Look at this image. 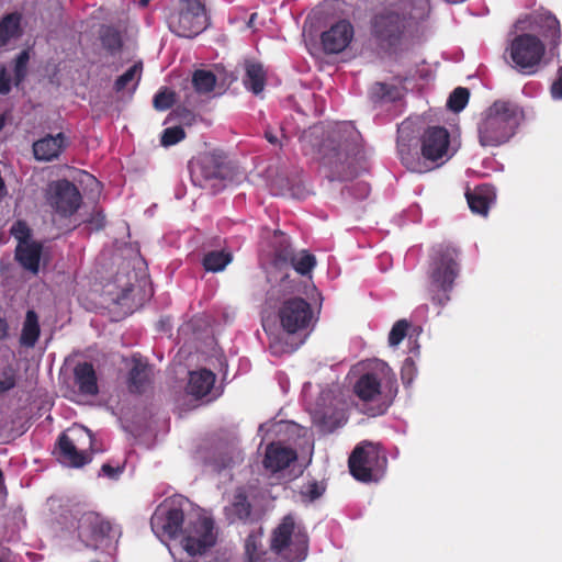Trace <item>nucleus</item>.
Masks as SVG:
<instances>
[{
  "label": "nucleus",
  "mask_w": 562,
  "mask_h": 562,
  "mask_svg": "<svg viewBox=\"0 0 562 562\" xmlns=\"http://www.w3.org/2000/svg\"><path fill=\"white\" fill-rule=\"evenodd\" d=\"M360 133L350 123H337L323 140L321 167L329 181H348L357 176V160L361 153Z\"/></svg>",
  "instance_id": "f257e3e1"
},
{
  "label": "nucleus",
  "mask_w": 562,
  "mask_h": 562,
  "mask_svg": "<svg viewBox=\"0 0 562 562\" xmlns=\"http://www.w3.org/2000/svg\"><path fill=\"white\" fill-rule=\"evenodd\" d=\"M414 25L412 13L401 2L373 9L368 23L371 41L387 55L403 50L413 37Z\"/></svg>",
  "instance_id": "f03ea898"
},
{
  "label": "nucleus",
  "mask_w": 562,
  "mask_h": 562,
  "mask_svg": "<svg viewBox=\"0 0 562 562\" xmlns=\"http://www.w3.org/2000/svg\"><path fill=\"white\" fill-rule=\"evenodd\" d=\"M525 119L522 108L510 100H496L482 114L477 123L479 143L483 147H497L507 143Z\"/></svg>",
  "instance_id": "7ed1b4c3"
},
{
  "label": "nucleus",
  "mask_w": 562,
  "mask_h": 562,
  "mask_svg": "<svg viewBox=\"0 0 562 562\" xmlns=\"http://www.w3.org/2000/svg\"><path fill=\"white\" fill-rule=\"evenodd\" d=\"M459 250L449 244H439L429 255L428 291L434 304L443 306L450 301V293L460 273Z\"/></svg>",
  "instance_id": "20e7f679"
},
{
  "label": "nucleus",
  "mask_w": 562,
  "mask_h": 562,
  "mask_svg": "<svg viewBox=\"0 0 562 562\" xmlns=\"http://www.w3.org/2000/svg\"><path fill=\"white\" fill-rule=\"evenodd\" d=\"M353 393L364 403H376L375 414H384L397 393L395 375L386 362L376 360L358 378Z\"/></svg>",
  "instance_id": "39448f33"
},
{
  "label": "nucleus",
  "mask_w": 562,
  "mask_h": 562,
  "mask_svg": "<svg viewBox=\"0 0 562 562\" xmlns=\"http://www.w3.org/2000/svg\"><path fill=\"white\" fill-rule=\"evenodd\" d=\"M308 537L292 515H286L273 529L270 550L282 562H302L307 555Z\"/></svg>",
  "instance_id": "423d86ee"
},
{
  "label": "nucleus",
  "mask_w": 562,
  "mask_h": 562,
  "mask_svg": "<svg viewBox=\"0 0 562 562\" xmlns=\"http://www.w3.org/2000/svg\"><path fill=\"white\" fill-rule=\"evenodd\" d=\"M93 435L85 426L75 425L61 432L56 442L57 460L69 468H82L92 460Z\"/></svg>",
  "instance_id": "0eeeda50"
},
{
  "label": "nucleus",
  "mask_w": 562,
  "mask_h": 562,
  "mask_svg": "<svg viewBox=\"0 0 562 562\" xmlns=\"http://www.w3.org/2000/svg\"><path fill=\"white\" fill-rule=\"evenodd\" d=\"M351 475L359 482H379L387 469V457L379 445L362 441L348 459Z\"/></svg>",
  "instance_id": "6e6552de"
},
{
  "label": "nucleus",
  "mask_w": 562,
  "mask_h": 562,
  "mask_svg": "<svg viewBox=\"0 0 562 562\" xmlns=\"http://www.w3.org/2000/svg\"><path fill=\"white\" fill-rule=\"evenodd\" d=\"M506 52L515 70L525 76H532L541 68L546 44L533 34L522 33L512 40Z\"/></svg>",
  "instance_id": "1a4fd4ad"
},
{
  "label": "nucleus",
  "mask_w": 562,
  "mask_h": 562,
  "mask_svg": "<svg viewBox=\"0 0 562 562\" xmlns=\"http://www.w3.org/2000/svg\"><path fill=\"white\" fill-rule=\"evenodd\" d=\"M169 30L179 37L193 38L210 25L205 5L200 0H181L167 19Z\"/></svg>",
  "instance_id": "9d476101"
},
{
  "label": "nucleus",
  "mask_w": 562,
  "mask_h": 562,
  "mask_svg": "<svg viewBox=\"0 0 562 562\" xmlns=\"http://www.w3.org/2000/svg\"><path fill=\"white\" fill-rule=\"evenodd\" d=\"M186 499L172 497L157 506L150 518L153 532L161 540H173L181 536L184 524Z\"/></svg>",
  "instance_id": "9b49d317"
},
{
  "label": "nucleus",
  "mask_w": 562,
  "mask_h": 562,
  "mask_svg": "<svg viewBox=\"0 0 562 562\" xmlns=\"http://www.w3.org/2000/svg\"><path fill=\"white\" fill-rule=\"evenodd\" d=\"M181 547L190 555H202L217 542V529L212 517L198 515L189 519L181 532Z\"/></svg>",
  "instance_id": "f8f14e48"
},
{
  "label": "nucleus",
  "mask_w": 562,
  "mask_h": 562,
  "mask_svg": "<svg viewBox=\"0 0 562 562\" xmlns=\"http://www.w3.org/2000/svg\"><path fill=\"white\" fill-rule=\"evenodd\" d=\"M46 203L61 217H70L82 204V195L75 183L59 179L47 184Z\"/></svg>",
  "instance_id": "ddd939ff"
},
{
  "label": "nucleus",
  "mask_w": 562,
  "mask_h": 562,
  "mask_svg": "<svg viewBox=\"0 0 562 562\" xmlns=\"http://www.w3.org/2000/svg\"><path fill=\"white\" fill-rule=\"evenodd\" d=\"M420 154L432 170L447 161L449 155L450 134L446 127L429 126L427 127L419 138Z\"/></svg>",
  "instance_id": "4468645a"
},
{
  "label": "nucleus",
  "mask_w": 562,
  "mask_h": 562,
  "mask_svg": "<svg viewBox=\"0 0 562 562\" xmlns=\"http://www.w3.org/2000/svg\"><path fill=\"white\" fill-rule=\"evenodd\" d=\"M280 325L288 334L306 330L314 319L312 305L304 299L294 296L284 300L278 310Z\"/></svg>",
  "instance_id": "2eb2a0df"
},
{
  "label": "nucleus",
  "mask_w": 562,
  "mask_h": 562,
  "mask_svg": "<svg viewBox=\"0 0 562 562\" xmlns=\"http://www.w3.org/2000/svg\"><path fill=\"white\" fill-rule=\"evenodd\" d=\"M77 530L78 538L83 546L88 549L97 550L100 543L109 536L111 525L98 514L90 512L80 517Z\"/></svg>",
  "instance_id": "dca6fc26"
},
{
  "label": "nucleus",
  "mask_w": 562,
  "mask_h": 562,
  "mask_svg": "<svg viewBox=\"0 0 562 562\" xmlns=\"http://www.w3.org/2000/svg\"><path fill=\"white\" fill-rule=\"evenodd\" d=\"M355 35L353 26L348 20H340L329 30L322 33L323 48L328 54H338L345 50Z\"/></svg>",
  "instance_id": "f3484780"
},
{
  "label": "nucleus",
  "mask_w": 562,
  "mask_h": 562,
  "mask_svg": "<svg viewBox=\"0 0 562 562\" xmlns=\"http://www.w3.org/2000/svg\"><path fill=\"white\" fill-rule=\"evenodd\" d=\"M531 23L536 30L548 42L551 55L558 48L561 42V27L560 22L555 15L549 11L535 12L530 16Z\"/></svg>",
  "instance_id": "a211bd4d"
},
{
  "label": "nucleus",
  "mask_w": 562,
  "mask_h": 562,
  "mask_svg": "<svg viewBox=\"0 0 562 562\" xmlns=\"http://www.w3.org/2000/svg\"><path fill=\"white\" fill-rule=\"evenodd\" d=\"M296 459L297 453L293 448L281 442H271L266 447L262 464L266 470L277 473L289 468Z\"/></svg>",
  "instance_id": "6ab92c4d"
},
{
  "label": "nucleus",
  "mask_w": 562,
  "mask_h": 562,
  "mask_svg": "<svg viewBox=\"0 0 562 562\" xmlns=\"http://www.w3.org/2000/svg\"><path fill=\"white\" fill-rule=\"evenodd\" d=\"M193 182L203 187L202 180H213L222 177V165L212 155L201 157L191 169Z\"/></svg>",
  "instance_id": "aec40b11"
},
{
  "label": "nucleus",
  "mask_w": 562,
  "mask_h": 562,
  "mask_svg": "<svg viewBox=\"0 0 562 562\" xmlns=\"http://www.w3.org/2000/svg\"><path fill=\"white\" fill-rule=\"evenodd\" d=\"M75 383L83 395L94 396L99 393L95 370L90 362H81L74 370Z\"/></svg>",
  "instance_id": "412c9836"
},
{
  "label": "nucleus",
  "mask_w": 562,
  "mask_h": 562,
  "mask_svg": "<svg viewBox=\"0 0 562 562\" xmlns=\"http://www.w3.org/2000/svg\"><path fill=\"white\" fill-rule=\"evenodd\" d=\"M63 133L56 136L47 135L33 144L34 157L41 161H50L59 156L64 147Z\"/></svg>",
  "instance_id": "4be33fe9"
},
{
  "label": "nucleus",
  "mask_w": 562,
  "mask_h": 562,
  "mask_svg": "<svg viewBox=\"0 0 562 562\" xmlns=\"http://www.w3.org/2000/svg\"><path fill=\"white\" fill-rule=\"evenodd\" d=\"M150 367L142 358H133V367L128 372V391L142 394L150 383Z\"/></svg>",
  "instance_id": "5701e85b"
},
{
  "label": "nucleus",
  "mask_w": 562,
  "mask_h": 562,
  "mask_svg": "<svg viewBox=\"0 0 562 562\" xmlns=\"http://www.w3.org/2000/svg\"><path fill=\"white\" fill-rule=\"evenodd\" d=\"M216 375L207 369L190 372L187 391L195 398L206 396L214 386Z\"/></svg>",
  "instance_id": "b1692460"
},
{
  "label": "nucleus",
  "mask_w": 562,
  "mask_h": 562,
  "mask_svg": "<svg viewBox=\"0 0 562 562\" xmlns=\"http://www.w3.org/2000/svg\"><path fill=\"white\" fill-rule=\"evenodd\" d=\"M252 512V505L248 499L244 487L236 488L232 503L225 507V515L231 521L249 520Z\"/></svg>",
  "instance_id": "393cba45"
},
{
  "label": "nucleus",
  "mask_w": 562,
  "mask_h": 562,
  "mask_svg": "<svg viewBox=\"0 0 562 562\" xmlns=\"http://www.w3.org/2000/svg\"><path fill=\"white\" fill-rule=\"evenodd\" d=\"M41 255L42 245L37 241L18 244L15 249V258L19 263L34 274L38 272Z\"/></svg>",
  "instance_id": "a878e982"
},
{
  "label": "nucleus",
  "mask_w": 562,
  "mask_h": 562,
  "mask_svg": "<svg viewBox=\"0 0 562 562\" xmlns=\"http://www.w3.org/2000/svg\"><path fill=\"white\" fill-rule=\"evenodd\" d=\"M267 80V74L260 63L254 60L245 61V77L243 79L244 86L254 94H259L263 91Z\"/></svg>",
  "instance_id": "bb28decb"
},
{
  "label": "nucleus",
  "mask_w": 562,
  "mask_h": 562,
  "mask_svg": "<svg viewBox=\"0 0 562 562\" xmlns=\"http://www.w3.org/2000/svg\"><path fill=\"white\" fill-rule=\"evenodd\" d=\"M313 424L323 434H330L344 424V414L339 409L326 408L313 413Z\"/></svg>",
  "instance_id": "cd10ccee"
},
{
  "label": "nucleus",
  "mask_w": 562,
  "mask_h": 562,
  "mask_svg": "<svg viewBox=\"0 0 562 562\" xmlns=\"http://www.w3.org/2000/svg\"><path fill=\"white\" fill-rule=\"evenodd\" d=\"M397 151L401 162L407 170L417 173H425L429 171V167L426 165L423 155L416 150H413L409 145L405 143H398Z\"/></svg>",
  "instance_id": "c85d7f7f"
},
{
  "label": "nucleus",
  "mask_w": 562,
  "mask_h": 562,
  "mask_svg": "<svg viewBox=\"0 0 562 562\" xmlns=\"http://www.w3.org/2000/svg\"><path fill=\"white\" fill-rule=\"evenodd\" d=\"M247 562H268L267 551L262 544V532L251 531L245 540Z\"/></svg>",
  "instance_id": "c756f323"
},
{
  "label": "nucleus",
  "mask_w": 562,
  "mask_h": 562,
  "mask_svg": "<svg viewBox=\"0 0 562 562\" xmlns=\"http://www.w3.org/2000/svg\"><path fill=\"white\" fill-rule=\"evenodd\" d=\"M40 333L38 316L33 310H30L25 315V321L20 336V344L27 348L34 347L38 340Z\"/></svg>",
  "instance_id": "7c9ffc66"
},
{
  "label": "nucleus",
  "mask_w": 562,
  "mask_h": 562,
  "mask_svg": "<svg viewBox=\"0 0 562 562\" xmlns=\"http://www.w3.org/2000/svg\"><path fill=\"white\" fill-rule=\"evenodd\" d=\"M99 38L102 47L112 56L121 53L123 48V37L121 32L112 25H103L100 29Z\"/></svg>",
  "instance_id": "2f4dec72"
},
{
  "label": "nucleus",
  "mask_w": 562,
  "mask_h": 562,
  "mask_svg": "<svg viewBox=\"0 0 562 562\" xmlns=\"http://www.w3.org/2000/svg\"><path fill=\"white\" fill-rule=\"evenodd\" d=\"M233 260V255L225 250H212L202 259V266L207 272L223 271Z\"/></svg>",
  "instance_id": "473e14b6"
},
{
  "label": "nucleus",
  "mask_w": 562,
  "mask_h": 562,
  "mask_svg": "<svg viewBox=\"0 0 562 562\" xmlns=\"http://www.w3.org/2000/svg\"><path fill=\"white\" fill-rule=\"evenodd\" d=\"M273 250L276 265H288L290 260H293L295 251L293 250L289 238L281 232L274 234L273 238Z\"/></svg>",
  "instance_id": "72a5a7b5"
},
{
  "label": "nucleus",
  "mask_w": 562,
  "mask_h": 562,
  "mask_svg": "<svg viewBox=\"0 0 562 562\" xmlns=\"http://www.w3.org/2000/svg\"><path fill=\"white\" fill-rule=\"evenodd\" d=\"M21 15L19 13H10L2 18L0 22V46H4L12 38L20 35Z\"/></svg>",
  "instance_id": "f704fd0d"
},
{
  "label": "nucleus",
  "mask_w": 562,
  "mask_h": 562,
  "mask_svg": "<svg viewBox=\"0 0 562 562\" xmlns=\"http://www.w3.org/2000/svg\"><path fill=\"white\" fill-rule=\"evenodd\" d=\"M215 85L216 76L211 70L198 69L192 75V86L198 93H210Z\"/></svg>",
  "instance_id": "c9c22d12"
},
{
  "label": "nucleus",
  "mask_w": 562,
  "mask_h": 562,
  "mask_svg": "<svg viewBox=\"0 0 562 562\" xmlns=\"http://www.w3.org/2000/svg\"><path fill=\"white\" fill-rule=\"evenodd\" d=\"M290 265L301 276L308 274L316 265V258L314 255L303 250L300 254L293 256V260H290Z\"/></svg>",
  "instance_id": "e433bc0d"
},
{
  "label": "nucleus",
  "mask_w": 562,
  "mask_h": 562,
  "mask_svg": "<svg viewBox=\"0 0 562 562\" xmlns=\"http://www.w3.org/2000/svg\"><path fill=\"white\" fill-rule=\"evenodd\" d=\"M176 98L177 94L175 91L170 90L167 87H162L154 95L153 105L157 111H167L173 106V104L176 103Z\"/></svg>",
  "instance_id": "4c0bfd02"
},
{
  "label": "nucleus",
  "mask_w": 562,
  "mask_h": 562,
  "mask_svg": "<svg viewBox=\"0 0 562 562\" xmlns=\"http://www.w3.org/2000/svg\"><path fill=\"white\" fill-rule=\"evenodd\" d=\"M469 98H470L469 90L463 87H458L449 95V99L447 101V106L449 110L458 113L467 106V104L469 102Z\"/></svg>",
  "instance_id": "58836bf2"
},
{
  "label": "nucleus",
  "mask_w": 562,
  "mask_h": 562,
  "mask_svg": "<svg viewBox=\"0 0 562 562\" xmlns=\"http://www.w3.org/2000/svg\"><path fill=\"white\" fill-rule=\"evenodd\" d=\"M143 69L142 61L135 63L132 67H130L123 75L117 77L114 82V89L116 92L123 91L130 82H132L136 77L137 81L140 79V74Z\"/></svg>",
  "instance_id": "ea45409f"
},
{
  "label": "nucleus",
  "mask_w": 562,
  "mask_h": 562,
  "mask_svg": "<svg viewBox=\"0 0 562 562\" xmlns=\"http://www.w3.org/2000/svg\"><path fill=\"white\" fill-rule=\"evenodd\" d=\"M467 200L469 207L473 213L480 214V215H486L490 207V201L488 198L476 193V192H468L467 193Z\"/></svg>",
  "instance_id": "a19ab883"
},
{
  "label": "nucleus",
  "mask_w": 562,
  "mask_h": 562,
  "mask_svg": "<svg viewBox=\"0 0 562 562\" xmlns=\"http://www.w3.org/2000/svg\"><path fill=\"white\" fill-rule=\"evenodd\" d=\"M30 55L27 50H22L14 60V85L19 87L27 75V64Z\"/></svg>",
  "instance_id": "79ce46f5"
},
{
  "label": "nucleus",
  "mask_w": 562,
  "mask_h": 562,
  "mask_svg": "<svg viewBox=\"0 0 562 562\" xmlns=\"http://www.w3.org/2000/svg\"><path fill=\"white\" fill-rule=\"evenodd\" d=\"M411 323L407 319H398L389 334V344L392 347L398 346L407 335Z\"/></svg>",
  "instance_id": "37998d69"
},
{
  "label": "nucleus",
  "mask_w": 562,
  "mask_h": 562,
  "mask_svg": "<svg viewBox=\"0 0 562 562\" xmlns=\"http://www.w3.org/2000/svg\"><path fill=\"white\" fill-rule=\"evenodd\" d=\"M186 133L181 126H173L164 130L160 143L162 146H172L181 142Z\"/></svg>",
  "instance_id": "c03bdc74"
},
{
  "label": "nucleus",
  "mask_w": 562,
  "mask_h": 562,
  "mask_svg": "<svg viewBox=\"0 0 562 562\" xmlns=\"http://www.w3.org/2000/svg\"><path fill=\"white\" fill-rule=\"evenodd\" d=\"M325 492V486L317 481H311L303 486L301 495L304 499L314 502L319 498Z\"/></svg>",
  "instance_id": "a18cd8bd"
},
{
  "label": "nucleus",
  "mask_w": 562,
  "mask_h": 562,
  "mask_svg": "<svg viewBox=\"0 0 562 562\" xmlns=\"http://www.w3.org/2000/svg\"><path fill=\"white\" fill-rule=\"evenodd\" d=\"M11 234L19 241V244L31 243V229L23 221H18L11 227Z\"/></svg>",
  "instance_id": "49530a36"
},
{
  "label": "nucleus",
  "mask_w": 562,
  "mask_h": 562,
  "mask_svg": "<svg viewBox=\"0 0 562 562\" xmlns=\"http://www.w3.org/2000/svg\"><path fill=\"white\" fill-rule=\"evenodd\" d=\"M550 93L552 99L562 100V66L557 70V77L550 87Z\"/></svg>",
  "instance_id": "de8ad7c7"
},
{
  "label": "nucleus",
  "mask_w": 562,
  "mask_h": 562,
  "mask_svg": "<svg viewBox=\"0 0 562 562\" xmlns=\"http://www.w3.org/2000/svg\"><path fill=\"white\" fill-rule=\"evenodd\" d=\"M88 222L95 231H101L105 227L106 218L101 210H94Z\"/></svg>",
  "instance_id": "09e8293b"
},
{
  "label": "nucleus",
  "mask_w": 562,
  "mask_h": 562,
  "mask_svg": "<svg viewBox=\"0 0 562 562\" xmlns=\"http://www.w3.org/2000/svg\"><path fill=\"white\" fill-rule=\"evenodd\" d=\"M11 91V78L5 66H0V94H8Z\"/></svg>",
  "instance_id": "8fccbe9b"
},
{
  "label": "nucleus",
  "mask_w": 562,
  "mask_h": 562,
  "mask_svg": "<svg viewBox=\"0 0 562 562\" xmlns=\"http://www.w3.org/2000/svg\"><path fill=\"white\" fill-rule=\"evenodd\" d=\"M171 115H173L176 119L180 120L181 122H190L193 119L192 112L184 108H177L176 110L172 111Z\"/></svg>",
  "instance_id": "3c124183"
},
{
  "label": "nucleus",
  "mask_w": 562,
  "mask_h": 562,
  "mask_svg": "<svg viewBox=\"0 0 562 562\" xmlns=\"http://www.w3.org/2000/svg\"><path fill=\"white\" fill-rule=\"evenodd\" d=\"M16 384L15 378L13 374L7 375L4 379L0 378V393H4L13 389Z\"/></svg>",
  "instance_id": "603ef678"
},
{
  "label": "nucleus",
  "mask_w": 562,
  "mask_h": 562,
  "mask_svg": "<svg viewBox=\"0 0 562 562\" xmlns=\"http://www.w3.org/2000/svg\"><path fill=\"white\" fill-rule=\"evenodd\" d=\"M101 471L102 473L110 477V479H115L119 476V474L122 472V469L120 467H112L111 464L109 463H104L102 467H101Z\"/></svg>",
  "instance_id": "864d4df0"
},
{
  "label": "nucleus",
  "mask_w": 562,
  "mask_h": 562,
  "mask_svg": "<svg viewBox=\"0 0 562 562\" xmlns=\"http://www.w3.org/2000/svg\"><path fill=\"white\" fill-rule=\"evenodd\" d=\"M376 93L381 97H386L390 93L391 87L386 83L376 82L374 86Z\"/></svg>",
  "instance_id": "5fc2aeb1"
},
{
  "label": "nucleus",
  "mask_w": 562,
  "mask_h": 562,
  "mask_svg": "<svg viewBox=\"0 0 562 562\" xmlns=\"http://www.w3.org/2000/svg\"><path fill=\"white\" fill-rule=\"evenodd\" d=\"M8 333V324L4 318L0 317V340L7 336Z\"/></svg>",
  "instance_id": "6e6d98bb"
},
{
  "label": "nucleus",
  "mask_w": 562,
  "mask_h": 562,
  "mask_svg": "<svg viewBox=\"0 0 562 562\" xmlns=\"http://www.w3.org/2000/svg\"><path fill=\"white\" fill-rule=\"evenodd\" d=\"M266 138L267 140L270 143V144H273L276 145L278 143V138L276 135H273L272 133H269V132H266Z\"/></svg>",
  "instance_id": "4d7b16f0"
},
{
  "label": "nucleus",
  "mask_w": 562,
  "mask_h": 562,
  "mask_svg": "<svg viewBox=\"0 0 562 562\" xmlns=\"http://www.w3.org/2000/svg\"><path fill=\"white\" fill-rule=\"evenodd\" d=\"M256 18H257V13L256 12L250 15L249 21H248V25L249 26L252 25V23L255 22Z\"/></svg>",
  "instance_id": "13d9d810"
},
{
  "label": "nucleus",
  "mask_w": 562,
  "mask_h": 562,
  "mask_svg": "<svg viewBox=\"0 0 562 562\" xmlns=\"http://www.w3.org/2000/svg\"><path fill=\"white\" fill-rule=\"evenodd\" d=\"M5 119L2 114H0V131L4 127Z\"/></svg>",
  "instance_id": "bf43d9fd"
},
{
  "label": "nucleus",
  "mask_w": 562,
  "mask_h": 562,
  "mask_svg": "<svg viewBox=\"0 0 562 562\" xmlns=\"http://www.w3.org/2000/svg\"><path fill=\"white\" fill-rule=\"evenodd\" d=\"M139 4L146 7L151 0H138Z\"/></svg>",
  "instance_id": "052dcab7"
},
{
  "label": "nucleus",
  "mask_w": 562,
  "mask_h": 562,
  "mask_svg": "<svg viewBox=\"0 0 562 562\" xmlns=\"http://www.w3.org/2000/svg\"><path fill=\"white\" fill-rule=\"evenodd\" d=\"M3 483H4V477H3L2 471L0 470V485H3Z\"/></svg>",
  "instance_id": "680f3d73"
},
{
  "label": "nucleus",
  "mask_w": 562,
  "mask_h": 562,
  "mask_svg": "<svg viewBox=\"0 0 562 562\" xmlns=\"http://www.w3.org/2000/svg\"><path fill=\"white\" fill-rule=\"evenodd\" d=\"M211 562H227L225 559H221V558H215L214 560H212Z\"/></svg>",
  "instance_id": "e2e57ef3"
},
{
  "label": "nucleus",
  "mask_w": 562,
  "mask_h": 562,
  "mask_svg": "<svg viewBox=\"0 0 562 562\" xmlns=\"http://www.w3.org/2000/svg\"><path fill=\"white\" fill-rule=\"evenodd\" d=\"M0 562H3V561L0 560Z\"/></svg>",
  "instance_id": "0e129e2a"
}]
</instances>
